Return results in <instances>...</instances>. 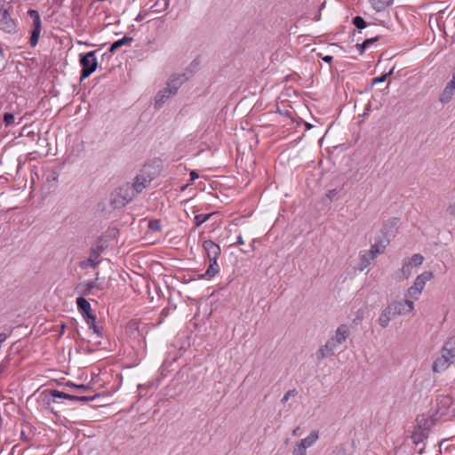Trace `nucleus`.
Returning <instances> with one entry per match:
<instances>
[{"label": "nucleus", "mask_w": 455, "mask_h": 455, "mask_svg": "<svg viewBox=\"0 0 455 455\" xmlns=\"http://www.w3.org/2000/svg\"><path fill=\"white\" fill-rule=\"evenodd\" d=\"M96 52H89L79 55V63L82 67L80 80L89 77L97 68L98 61L95 57Z\"/></svg>", "instance_id": "f257e3e1"}, {"label": "nucleus", "mask_w": 455, "mask_h": 455, "mask_svg": "<svg viewBox=\"0 0 455 455\" xmlns=\"http://www.w3.org/2000/svg\"><path fill=\"white\" fill-rule=\"evenodd\" d=\"M155 179V173L151 172V167L145 165L140 171V172L134 177L132 183V189L138 194H140L145 188H147L151 181Z\"/></svg>", "instance_id": "f03ea898"}, {"label": "nucleus", "mask_w": 455, "mask_h": 455, "mask_svg": "<svg viewBox=\"0 0 455 455\" xmlns=\"http://www.w3.org/2000/svg\"><path fill=\"white\" fill-rule=\"evenodd\" d=\"M433 278V273L431 271H424L419 275L414 280L413 284L409 287L406 297L410 299H419L427 282Z\"/></svg>", "instance_id": "7ed1b4c3"}, {"label": "nucleus", "mask_w": 455, "mask_h": 455, "mask_svg": "<svg viewBox=\"0 0 455 455\" xmlns=\"http://www.w3.org/2000/svg\"><path fill=\"white\" fill-rule=\"evenodd\" d=\"M436 414L439 417L455 416V403L450 396H442L436 400Z\"/></svg>", "instance_id": "20e7f679"}, {"label": "nucleus", "mask_w": 455, "mask_h": 455, "mask_svg": "<svg viewBox=\"0 0 455 455\" xmlns=\"http://www.w3.org/2000/svg\"><path fill=\"white\" fill-rule=\"evenodd\" d=\"M193 76L191 70L187 69L183 73L180 74H173L169 78L166 87L171 91V93L176 94L179 88L186 83L189 78Z\"/></svg>", "instance_id": "39448f33"}, {"label": "nucleus", "mask_w": 455, "mask_h": 455, "mask_svg": "<svg viewBox=\"0 0 455 455\" xmlns=\"http://www.w3.org/2000/svg\"><path fill=\"white\" fill-rule=\"evenodd\" d=\"M16 22L11 17L9 10L4 6L0 8V30L4 33L12 34L16 31Z\"/></svg>", "instance_id": "423d86ee"}, {"label": "nucleus", "mask_w": 455, "mask_h": 455, "mask_svg": "<svg viewBox=\"0 0 455 455\" xmlns=\"http://www.w3.org/2000/svg\"><path fill=\"white\" fill-rule=\"evenodd\" d=\"M387 307L392 311L393 315H405L411 313L414 309V303L410 299H405L403 301L395 300L391 302Z\"/></svg>", "instance_id": "0eeeda50"}, {"label": "nucleus", "mask_w": 455, "mask_h": 455, "mask_svg": "<svg viewBox=\"0 0 455 455\" xmlns=\"http://www.w3.org/2000/svg\"><path fill=\"white\" fill-rule=\"evenodd\" d=\"M28 14L33 20V29L29 38V44L31 47H35L38 43V38L41 32V19L39 12L36 10H28Z\"/></svg>", "instance_id": "6e6552de"}, {"label": "nucleus", "mask_w": 455, "mask_h": 455, "mask_svg": "<svg viewBox=\"0 0 455 455\" xmlns=\"http://www.w3.org/2000/svg\"><path fill=\"white\" fill-rule=\"evenodd\" d=\"M28 14L33 20V29L29 38V44L31 47H35L38 43V38L41 32V19L39 12L36 10H28Z\"/></svg>", "instance_id": "1a4fd4ad"}, {"label": "nucleus", "mask_w": 455, "mask_h": 455, "mask_svg": "<svg viewBox=\"0 0 455 455\" xmlns=\"http://www.w3.org/2000/svg\"><path fill=\"white\" fill-rule=\"evenodd\" d=\"M138 195L129 182L124 184L116 190V196L121 200L120 204L123 205L132 202Z\"/></svg>", "instance_id": "9d476101"}, {"label": "nucleus", "mask_w": 455, "mask_h": 455, "mask_svg": "<svg viewBox=\"0 0 455 455\" xmlns=\"http://www.w3.org/2000/svg\"><path fill=\"white\" fill-rule=\"evenodd\" d=\"M104 246L100 242L91 248L90 255L87 260L81 263L82 267H94L100 263V255L103 251Z\"/></svg>", "instance_id": "9b49d317"}, {"label": "nucleus", "mask_w": 455, "mask_h": 455, "mask_svg": "<svg viewBox=\"0 0 455 455\" xmlns=\"http://www.w3.org/2000/svg\"><path fill=\"white\" fill-rule=\"evenodd\" d=\"M453 359L454 357H450V355H445L444 351H442V355L434 362V371L440 372L444 371L451 365Z\"/></svg>", "instance_id": "f8f14e48"}, {"label": "nucleus", "mask_w": 455, "mask_h": 455, "mask_svg": "<svg viewBox=\"0 0 455 455\" xmlns=\"http://www.w3.org/2000/svg\"><path fill=\"white\" fill-rule=\"evenodd\" d=\"M43 395L44 396V400L46 401L48 404L50 403L52 398L53 402H55L56 398H64L70 401H73L74 398L73 395H69L68 393L59 391L57 389L46 390L43 393Z\"/></svg>", "instance_id": "ddd939ff"}, {"label": "nucleus", "mask_w": 455, "mask_h": 455, "mask_svg": "<svg viewBox=\"0 0 455 455\" xmlns=\"http://www.w3.org/2000/svg\"><path fill=\"white\" fill-rule=\"evenodd\" d=\"M203 248L208 258H219L220 254V246L212 240H205L203 243Z\"/></svg>", "instance_id": "4468645a"}, {"label": "nucleus", "mask_w": 455, "mask_h": 455, "mask_svg": "<svg viewBox=\"0 0 455 455\" xmlns=\"http://www.w3.org/2000/svg\"><path fill=\"white\" fill-rule=\"evenodd\" d=\"M76 306L78 311L83 315L84 319L92 315L91 304L83 296L76 299Z\"/></svg>", "instance_id": "2eb2a0df"}, {"label": "nucleus", "mask_w": 455, "mask_h": 455, "mask_svg": "<svg viewBox=\"0 0 455 455\" xmlns=\"http://www.w3.org/2000/svg\"><path fill=\"white\" fill-rule=\"evenodd\" d=\"M428 430L427 428H421V427H419L418 429H416L411 438L412 443L417 446H419L424 443V440L427 437Z\"/></svg>", "instance_id": "dca6fc26"}, {"label": "nucleus", "mask_w": 455, "mask_h": 455, "mask_svg": "<svg viewBox=\"0 0 455 455\" xmlns=\"http://www.w3.org/2000/svg\"><path fill=\"white\" fill-rule=\"evenodd\" d=\"M349 335V328L346 324H341L336 330L335 335L332 337L336 343L341 345Z\"/></svg>", "instance_id": "f3484780"}, {"label": "nucleus", "mask_w": 455, "mask_h": 455, "mask_svg": "<svg viewBox=\"0 0 455 455\" xmlns=\"http://www.w3.org/2000/svg\"><path fill=\"white\" fill-rule=\"evenodd\" d=\"M318 439V433L316 431H313L310 433L308 436L302 439L297 445V449H302L306 451L307 447L312 446Z\"/></svg>", "instance_id": "a211bd4d"}, {"label": "nucleus", "mask_w": 455, "mask_h": 455, "mask_svg": "<svg viewBox=\"0 0 455 455\" xmlns=\"http://www.w3.org/2000/svg\"><path fill=\"white\" fill-rule=\"evenodd\" d=\"M175 95L174 93H171V91L168 90L167 87L160 90L155 99V107L160 108L170 97Z\"/></svg>", "instance_id": "6ab92c4d"}, {"label": "nucleus", "mask_w": 455, "mask_h": 455, "mask_svg": "<svg viewBox=\"0 0 455 455\" xmlns=\"http://www.w3.org/2000/svg\"><path fill=\"white\" fill-rule=\"evenodd\" d=\"M395 317V315H393L392 311L389 310V308L387 307L384 308L379 317V323L381 327L386 328L392 318Z\"/></svg>", "instance_id": "aec40b11"}, {"label": "nucleus", "mask_w": 455, "mask_h": 455, "mask_svg": "<svg viewBox=\"0 0 455 455\" xmlns=\"http://www.w3.org/2000/svg\"><path fill=\"white\" fill-rule=\"evenodd\" d=\"M132 41V38L130 37V36H124L123 38L121 39H118L116 41H115L110 48H109V52H116L117 49H119L120 47L124 46V45H130Z\"/></svg>", "instance_id": "412c9836"}, {"label": "nucleus", "mask_w": 455, "mask_h": 455, "mask_svg": "<svg viewBox=\"0 0 455 455\" xmlns=\"http://www.w3.org/2000/svg\"><path fill=\"white\" fill-rule=\"evenodd\" d=\"M445 355H450V357L455 358V336L450 338L443 347Z\"/></svg>", "instance_id": "4be33fe9"}, {"label": "nucleus", "mask_w": 455, "mask_h": 455, "mask_svg": "<svg viewBox=\"0 0 455 455\" xmlns=\"http://www.w3.org/2000/svg\"><path fill=\"white\" fill-rule=\"evenodd\" d=\"M84 320L88 324L89 328L92 330L94 333H96L99 337H102V332L100 329L95 323L96 317L94 315H89Z\"/></svg>", "instance_id": "5701e85b"}, {"label": "nucleus", "mask_w": 455, "mask_h": 455, "mask_svg": "<svg viewBox=\"0 0 455 455\" xmlns=\"http://www.w3.org/2000/svg\"><path fill=\"white\" fill-rule=\"evenodd\" d=\"M386 248V245L383 243H374L371 245V249L368 251L370 253V259H375L379 254L382 253Z\"/></svg>", "instance_id": "b1692460"}, {"label": "nucleus", "mask_w": 455, "mask_h": 455, "mask_svg": "<svg viewBox=\"0 0 455 455\" xmlns=\"http://www.w3.org/2000/svg\"><path fill=\"white\" fill-rule=\"evenodd\" d=\"M214 213H208V214H197L194 218V223H195V228L200 227L203 223L209 220V219L213 215Z\"/></svg>", "instance_id": "393cba45"}, {"label": "nucleus", "mask_w": 455, "mask_h": 455, "mask_svg": "<svg viewBox=\"0 0 455 455\" xmlns=\"http://www.w3.org/2000/svg\"><path fill=\"white\" fill-rule=\"evenodd\" d=\"M454 92L452 89L446 85L440 96V101L444 103L450 101Z\"/></svg>", "instance_id": "a878e982"}, {"label": "nucleus", "mask_w": 455, "mask_h": 455, "mask_svg": "<svg viewBox=\"0 0 455 455\" xmlns=\"http://www.w3.org/2000/svg\"><path fill=\"white\" fill-rule=\"evenodd\" d=\"M331 355H332L331 352L329 351V348L326 347V345L322 346L315 353V356H316L317 360H319V361H321L328 356H331Z\"/></svg>", "instance_id": "bb28decb"}, {"label": "nucleus", "mask_w": 455, "mask_h": 455, "mask_svg": "<svg viewBox=\"0 0 455 455\" xmlns=\"http://www.w3.org/2000/svg\"><path fill=\"white\" fill-rule=\"evenodd\" d=\"M411 266H420L424 261V257L420 254L415 253L410 259H407Z\"/></svg>", "instance_id": "cd10ccee"}, {"label": "nucleus", "mask_w": 455, "mask_h": 455, "mask_svg": "<svg viewBox=\"0 0 455 455\" xmlns=\"http://www.w3.org/2000/svg\"><path fill=\"white\" fill-rule=\"evenodd\" d=\"M374 259H370V253L367 251L360 258V269L363 270L367 267Z\"/></svg>", "instance_id": "c85d7f7f"}, {"label": "nucleus", "mask_w": 455, "mask_h": 455, "mask_svg": "<svg viewBox=\"0 0 455 455\" xmlns=\"http://www.w3.org/2000/svg\"><path fill=\"white\" fill-rule=\"evenodd\" d=\"M353 25L358 29H363L367 27V22L361 16H355L352 20Z\"/></svg>", "instance_id": "c756f323"}, {"label": "nucleus", "mask_w": 455, "mask_h": 455, "mask_svg": "<svg viewBox=\"0 0 455 455\" xmlns=\"http://www.w3.org/2000/svg\"><path fill=\"white\" fill-rule=\"evenodd\" d=\"M220 271V267L219 265H212V264H210L208 268L206 269L205 271V274L204 275L207 276L208 278H212L216 274H218Z\"/></svg>", "instance_id": "7c9ffc66"}, {"label": "nucleus", "mask_w": 455, "mask_h": 455, "mask_svg": "<svg viewBox=\"0 0 455 455\" xmlns=\"http://www.w3.org/2000/svg\"><path fill=\"white\" fill-rule=\"evenodd\" d=\"M80 286L84 288L81 293L84 296H87L92 289L97 287L93 281L87 282Z\"/></svg>", "instance_id": "2f4dec72"}, {"label": "nucleus", "mask_w": 455, "mask_h": 455, "mask_svg": "<svg viewBox=\"0 0 455 455\" xmlns=\"http://www.w3.org/2000/svg\"><path fill=\"white\" fill-rule=\"evenodd\" d=\"M148 228L155 232H160L162 230L161 221L159 220H151L148 222Z\"/></svg>", "instance_id": "473e14b6"}, {"label": "nucleus", "mask_w": 455, "mask_h": 455, "mask_svg": "<svg viewBox=\"0 0 455 455\" xmlns=\"http://www.w3.org/2000/svg\"><path fill=\"white\" fill-rule=\"evenodd\" d=\"M411 267L407 260H404L401 268V272L404 278H408L411 275Z\"/></svg>", "instance_id": "72a5a7b5"}, {"label": "nucleus", "mask_w": 455, "mask_h": 455, "mask_svg": "<svg viewBox=\"0 0 455 455\" xmlns=\"http://www.w3.org/2000/svg\"><path fill=\"white\" fill-rule=\"evenodd\" d=\"M98 396H99L98 394H96L94 395H83V396L74 395L73 401L86 403V402H91V401L95 400Z\"/></svg>", "instance_id": "f704fd0d"}, {"label": "nucleus", "mask_w": 455, "mask_h": 455, "mask_svg": "<svg viewBox=\"0 0 455 455\" xmlns=\"http://www.w3.org/2000/svg\"><path fill=\"white\" fill-rule=\"evenodd\" d=\"M393 70H394V68H392L389 72L385 73V74L381 75L380 76L374 78V79L372 80V83H371V84H372V85L377 84H379V83H383V82H385V81H386V79H387L390 75H392Z\"/></svg>", "instance_id": "c9c22d12"}, {"label": "nucleus", "mask_w": 455, "mask_h": 455, "mask_svg": "<svg viewBox=\"0 0 455 455\" xmlns=\"http://www.w3.org/2000/svg\"><path fill=\"white\" fill-rule=\"evenodd\" d=\"M326 347L329 348V351L331 352V355L334 354L337 347L339 346V343H336L332 338H331L326 343Z\"/></svg>", "instance_id": "e433bc0d"}, {"label": "nucleus", "mask_w": 455, "mask_h": 455, "mask_svg": "<svg viewBox=\"0 0 455 455\" xmlns=\"http://www.w3.org/2000/svg\"><path fill=\"white\" fill-rule=\"evenodd\" d=\"M297 394H298V392H297V390H296V389H291V390L287 391V392L284 394V395L283 396V398H282L281 402H282L283 403H286V402L290 399V397H291V396H295Z\"/></svg>", "instance_id": "4c0bfd02"}, {"label": "nucleus", "mask_w": 455, "mask_h": 455, "mask_svg": "<svg viewBox=\"0 0 455 455\" xmlns=\"http://www.w3.org/2000/svg\"><path fill=\"white\" fill-rule=\"evenodd\" d=\"M4 122L6 125H10L14 122V116L12 113H4Z\"/></svg>", "instance_id": "58836bf2"}, {"label": "nucleus", "mask_w": 455, "mask_h": 455, "mask_svg": "<svg viewBox=\"0 0 455 455\" xmlns=\"http://www.w3.org/2000/svg\"><path fill=\"white\" fill-rule=\"evenodd\" d=\"M59 173L56 171H52L46 178L47 181H55L58 180Z\"/></svg>", "instance_id": "ea45409f"}, {"label": "nucleus", "mask_w": 455, "mask_h": 455, "mask_svg": "<svg viewBox=\"0 0 455 455\" xmlns=\"http://www.w3.org/2000/svg\"><path fill=\"white\" fill-rule=\"evenodd\" d=\"M379 39V36H376L371 37V38L365 39V40L363 41V43H364V47H369V46H370V45H371L373 43L377 42Z\"/></svg>", "instance_id": "a19ab883"}, {"label": "nucleus", "mask_w": 455, "mask_h": 455, "mask_svg": "<svg viewBox=\"0 0 455 455\" xmlns=\"http://www.w3.org/2000/svg\"><path fill=\"white\" fill-rule=\"evenodd\" d=\"M338 194V190L336 188L331 189L327 192L326 196L330 200H333Z\"/></svg>", "instance_id": "79ce46f5"}, {"label": "nucleus", "mask_w": 455, "mask_h": 455, "mask_svg": "<svg viewBox=\"0 0 455 455\" xmlns=\"http://www.w3.org/2000/svg\"><path fill=\"white\" fill-rule=\"evenodd\" d=\"M319 57L322 58V60L327 63H331L333 59L332 56L331 55L322 56V54H319Z\"/></svg>", "instance_id": "37998d69"}, {"label": "nucleus", "mask_w": 455, "mask_h": 455, "mask_svg": "<svg viewBox=\"0 0 455 455\" xmlns=\"http://www.w3.org/2000/svg\"><path fill=\"white\" fill-rule=\"evenodd\" d=\"M447 86L455 92V73L452 76V79L447 84Z\"/></svg>", "instance_id": "c03bdc74"}, {"label": "nucleus", "mask_w": 455, "mask_h": 455, "mask_svg": "<svg viewBox=\"0 0 455 455\" xmlns=\"http://www.w3.org/2000/svg\"><path fill=\"white\" fill-rule=\"evenodd\" d=\"M425 450V443H422L419 446H415V451L418 452V454L421 455Z\"/></svg>", "instance_id": "a18cd8bd"}, {"label": "nucleus", "mask_w": 455, "mask_h": 455, "mask_svg": "<svg viewBox=\"0 0 455 455\" xmlns=\"http://www.w3.org/2000/svg\"><path fill=\"white\" fill-rule=\"evenodd\" d=\"M293 455H307L306 451L302 449L294 448Z\"/></svg>", "instance_id": "49530a36"}, {"label": "nucleus", "mask_w": 455, "mask_h": 455, "mask_svg": "<svg viewBox=\"0 0 455 455\" xmlns=\"http://www.w3.org/2000/svg\"><path fill=\"white\" fill-rule=\"evenodd\" d=\"M356 47L358 48L360 53H363V52L365 51V49H367L368 47H364V43L363 42L362 44H356Z\"/></svg>", "instance_id": "de8ad7c7"}, {"label": "nucleus", "mask_w": 455, "mask_h": 455, "mask_svg": "<svg viewBox=\"0 0 455 455\" xmlns=\"http://www.w3.org/2000/svg\"><path fill=\"white\" fill-rule=\"evenodd\" d=\"M76 389H79V390H84H84L89 389V388H90V387H89V385H84V384H79V385H77V384H76Z\"/></svg>", "instance_id": "09e8293b"}, {"label": "nucleus", "mask_w": 455, "mask_h": 455, "mask_svg": "<svg viewBox=\"0 0 455 455\" xmlns=\"http://www.w3.org/2000/svg\"><path fill=\"white\" fill-rule=\"evenodd\" d=\"M190 180L193 181L195 180H196L199 176L197 174V172L196 171H191L190 173Z\"/></svg>", "instance_id": "8fccbe9b"}, {"label": "nucleus", "mask_w": 455, "mask_h": 455, "mask_svg": "<svg viewBox=\"0 0 455 455\" xmlns=\"http://www.w3.org/2000/svg\"><path fill=\"white\" fill-rule=\"evenodd\" d=\"M448 212L451 215H455V203L449 206Z\"/></svg>", "instance_id": "3c124183"}, {"label": "nucleus", "mask_w": 455, "mask_h": 455, "mask_svg": "<svg viewBox=\"0 0 455 455\" xmlns=\"http://www.w3.org/2000/svg\"><path fill=\"white\" fill-rule=\"evenodd\" d=\"M244 242H243V239L241 235H239L237 237H236V242L234 243L235 244H243Z\"/></svg>", "instance_id": "603ef678"}, {"label": "nucleus", "mask_w": 455, "mask_h": 455, "mask_svg": "<svg viewBox=\"0 0 455 455\" xmlns=\"http://www.w3.org/2000/svg\"><path fill=\"white\" fill-rule=\"evenodd\" d=\"M320 20H321V12H320V10H317V12L315 13V15L314 17V20L319 21Z\"/></svg>", "instance_id": "864d4df0"}, {"label": "nucleus", "mask_w": 455, "mask_h": 455, "mask_svg": "<svg viewBox=\"0 0 455 455\" xmlns=\"http://www.w3.org/2000/svg\"><path fill=\"white\" fill-rule=\"evenodd\" d=\"M65 387L76 388V384L72 383L70 381H68V382L65 383Z\"/></svg>", "instance_id": "5fc2aeb1"}, {"label": "nucleus", "mask_w": 455, "mask_h": 455, "mask_svg": "<svg viewBox=\"0 0 455 455\" xmlns=\"http://www.w3.org/2000/svg\"><path fill=\"white\" fill-rule=\"evenodd\" d=\"M209 259V261H210V264H212V265H219L217 260H218V258H208Z\"/></svg>", "instance_id": "6e6d98bb"}, {"label": "nucleus", "mask_w": 455, "mask_h": 455, "mask_svg": "<svg viewBox=\"0 0 455 455\" xmlns=\"http://www.w3.org/2000/svg\"><path fill=\"white\" fill-rule=\"evenodd\" d=\"M255 242H256V240H255V239H253V240H252V243H251L250 244V246H249V247H250V251H251V252L255 251Z\"/></svg>", "instance_id": "4d7b16f0"}, {"label": "nucleus", "mask_w": 455, "mask_h": 455, "mask_svg": "<svg viewBox=\"0 0 455 455\" xmlns=\"http://www.w3.org/2000/svg\"><path fill=\"white\" fill-rule=\"evenodd\" d=\"M299 427H295L292 431V435H297L299 434Z\"/></svg>", "instance_id": "13d9d810"}, {"label": "nucleus", "mask_w": 455, "mask_h": 455, "mask_svg": "<svg viewBox=\"0 0 455 455\" xmlns=\"http://www.w3.org/2000/svg\"><path fill=\"white\" fill-rule=\"evenodd\" d=\"M240 251H241V252L245 253V254L251 252L250 249H247V248L241 249Z\"/></svg>", "instance_id": "bf43d9fd"}, {"label": "nucleus", "mask_w": 455, "mask_h": 455, "mask_svg": "<svg viewBox=\"0 0 455 455\" xmlns=\"http://www.w3.org/2000/svg\"><path fill=\"white\" fill-rule=\"evenodd\" d=\"M168 5H169L168 1L164 0V9H166L168 7Z\"/></svg>", "instance_id": "052dcab7"}, {"label": "nucleus", "mask_w": 455, "mask_h": 455, "mask_svg": "<svg viewBox=\"0 0 455 455\" xmlns=\"http://www.w3.org/2000/svg\"><path fill=\"white\" fill-rule=\"evenodd\" d=\"M4 51H3V49L0 47V58H4Z\"/></svg>", "instance_id": "680f3d73"}, {"label": "nucleus", "mask_w": 455, "mask_h": 455, "mask_svg": "<svg viewBox=\"0 0 455 455\" xmlns=\"http://www.w3.org/2000/svg\"><path fill=\"white\" fill-rule=\"evenodd\" d=\"M324 5H325V4H324V3H323V4L319 6L318 10H320V11H321L323 8H324Z\"/></svg>", "instance_id": "e2e57ef3"}, {"label": "nucleus", "mask_w": 455, "mask_h": 455, "mask_svg": "<svg viewBox=\"0 0 455 455\" xmlns=\"http://www.w3.org/2000/svg\"><path fill=\"white\" fill-rule=\"evenodd\" d=\"M311 127H312V125H311V124H307V129H310Z\"/></svg>", "instance_id": "0e129e2a"}]
</instances>
